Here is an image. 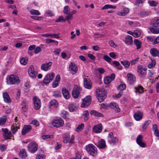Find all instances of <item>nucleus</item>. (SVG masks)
I'll return each instance as SVG.
<instances>
[{
  "label": "nucleus",
  "mask_w": 159,
  "mask_h": 159,
  "mask_svg": "<svg viewBox=\"0 0 159 159\" xmlns=\"http://www.w3.org/2000/svg\"><path fill=\"white\" fill-rule=\"evenodd\" d=\"M96 92L98 93L96 96L98 101L100 102H102L107 97L105 90L103 88H98L96 89Z\"/></svg>",
  "instance_id": "1"
},
{
  "label": "nucleus",
  "mask_w": 159,
  "mask_h": 159,
  "mask_svg": "<svg viewBox=\"0 0 159 159\" xmlns=\"http://www.w3.org/2000/svg\"><path fill=\"white\" fill-rule=\"evenodd\" d=\"M20 80L18 77L16 75H8L7 78V82L9 84H14L19 83Z\"/></svg>",
  "instance_id": "2"
},
{
  "label": "nucleus",
  "mask_w": 159,
  "mask_h": 159,
  "mask_svg": "<svg viewBox=\"0 0 159 159\" xmlns=\"http://www.w3.org/2000/svg\"><path fill=\"white\" fill-rule=\"evenodd\" d=\"M86 150L88 153L91 155L95 156L97 155V148L92 144H89L87 146Z\"/></svg>",
  "instance_id": "3"
},
{
  "label": "nucleus",
  "mask_w": 159,
  "mask_h": 159,
  "mask_svg": "<svg viewBox=\"0 0 159 159\" xmlns=\"http://www.w3.org/2000/svg\"><path fill=\"white\" fill-rule=\"evenodd\" d=\"M28 151L32 153L35 152L38 149V145L34 142H32L28 144L27 146Z\"/></svg>",
  "instance_id": "4"
},
{
  "label": "nucleus",
  "mask_w": 159,
  "mask_h": 159,
  "mask_svg": "<svg viewBox=\"0 0 159 159\" xmlns=\"http://www.w3.org/2000/svg\"><path fill=\"white\" fill-rule=\"evenodd\" d=\"M52 125L55 127L58 128L63 126L64 124L63 120L60 118L54 120L52 122Z\"/></svg>",
  "instance_id": "5"
},
{
  "label": "nucleus",
  "mask_w": 159,
  "mask_h": 159,
  "mask_svg": "<svg viewBox=\"0 0 159 159\" xmlns=\"http://www.w3.org/2000/svg\"><path fill=\"white\" fill-rule=\"evenodd\" d=\"M107 140L109 143L114 145L116 144L118 142V139L117 137L113 136V134L112 132H111L108 134Z\"/></svg>",
  "instance_id": "6"
},
{
  "label": "nucleus",
  "mask_w": 159,
  "mask_h": 159,
  "mask_svg": "<svg viewBox=\"0 0 159 159\" xmlns=\"http://www.w3.org/2000/svg\"><path fill=\"white\" fill-rule=\"evenodd\" d=\"M80 90V86L77 85H75L71 93L72 95L74 98H76L79 97Z\"/></svg>",
  "instance_id": "7"
},
{
  "label": "nucleus",
  "mask_w": 159,
  "mask_h": 159,
  "mask_svg": "<svg viewBox=\"0 0 159 159\" xmlns=\"http://www.w3.org/2000/svg\"><path fill=\"white\" fill-rule=\"evenodd\" d=\"M147 68L142 65H139L137 67V71L142 77L145 76L146 74Z\"/></svg>",
  "instance_id": "8"
},
{
  "label": "nucleus",
  "mask_w": 159,
  "mask_h": 159,
  "mask_svg": "<svg viewBox=\"0 0 159 159\" xmlns=\"http://www.w3.org/2000/svg\"><path fill=\"white\" fill-rule=\"evenodd\" d=\"M55 74L53 72L47 74L44 78L43 83L45 84H48L52 80Z\"/></svg>",
  "instance_id": "9"
},
{
  "label": "nucleus",
  "mask_w": 159,
  "mask_h": 159,
  "mask_svg": "<svg viewBox=\"0 0 159 159\" xmlns=\"http://www.w3.org/2000/svg\"><path fill=\"white\" fill-rule=\"evenodd\" d=\"M33 103L35 109L38 110L41 107V104L40 100L38 97L34 96L33 98Z\"/></svg>",
  "instance_id": "10"
},
{
  "label": "nucleus",
  "mask_w": 159,
  "mask_h": 159,
  "mask_svg": "<svg viewBox=\"0 0 159 159\" xmlns=\"http://www.w3.org/2000/svg\"><path fill=\"white\" fill-rule=\"evenodd\" d=\"M91 97L90 96H88L83 100V103L81 105L82 107H85L89 106L91 103Z\"/></svg>",
  "instance_id": "11"
},
{
  "label": "nucleus",
  "mask_w": 159,
  "mask_h": 159,
  "mask_svg": "<svg viewBox=\"0 0 159 159\" xmlns=\"http://www.w3.org/2000/svg\"><path fill=\"white\" fill-rule=\"evenodd\" d=\"M102 130V126L101 123L95 125L92 129L93 132L96 133H99L101 132Z\"/></svg>",
  "instance_id": "12"
},
{
  "label": "nucleus",
  "mask_w": 159,
  "mask_h": 159,
  "mask_svg": "<svg viewBox=\"0 0 159 159\" xmlns=\"http://www.w3.org/2000/svg\"><path fill=\"white\" fill-rule=\"evenodd\" d=\"M28 72L29 75L31 77L35 78L36 77L37 73L36 71H34V67L32 65H31L30 66Z\"/></svg>",
  "instance_id": "13"
},
{
  "label": "nucleus",
  "mask_w": 159,
  "mask_h": 159,
  "mask_svg": "<svg viewBox=\"0 0 159 159\" xmlns=\"http://www.w3.org/2000/svg\"><path fill=\"white\" fill-rule=\"evenodd\" d=\"M2 130L3 132V135L5 139H10L12 136V135L10 131H9L7 128H2Z\"/></svg>",
  "instance_id": "14"
},
{
  "label": "nucleus",
  "mask_w": 159,
  "mask_h": 159,
  "mask_svg": "<svg viewBox=\"0 0 159 159\" xmlns=\"http://www.w3.org/2000/svg\"><path fill=\"white\" fill-rule=\"evenodd\" d=\"M69 70L70 72L72 75L75 74L77 70V67L76 66L74 62H71L69 65Z\"/></svg>",
  "instance_id": "15"
},
{
  "label": "nucleus",
  "mask_w": 159,
  "mask_h": 159,
  "mask_svg": "<svg viewBox=\"0 0 159 159\" xmlns=\"http://www.w3.org/2000/svg\"><path fill=\"white\" fill-rule=\"evenodd\" d=\"M92 82L89 79L85 78L84 79V84L85 88L90 89L92 87Z\"/></svg>",
  "instance_id": "16"
},
{
  "label": "nucleus",
  "mask_w": 159,
  "mask_h": 159,
  "mask_svg": "<svg viewBox=\"0 0 159 159\" xmlns=\"http://www.w3.org/2000/svg\"><path fill=\"white\" fill-rule=\"evenodd\" d=\"M115 78V74L112 73L110 76H107L104 78V83L106 84H108L114 80Z\"/></svg>",
  "instance_id": "17"
},
{
  "label": "nucleus",
  "mask_w": 159,
  "mask_h": 159,
  "mask_svg": "<svg viewBox=\"0 0 159 159\" xmlns=\"http://www.w3.org/2000/svg\"><path fill=\"white\" fill-rule=\"evenodd\" d=\"M52 65V63L51 62H49L48 63H44L42 65L41 68L42 70L47 71L50 69L51 66Z\"/></svg>",
  "instance_id": "18"
},
{
  "label": "nucleus",
  "mask_w": 159,
  "mask_h": 159,
  "mask_svg": "<svg viewBox=\"0 0 159 159\" xmlns=\"http://www.w3.org/2000/svg\"><path fill=\"white\" fill-rule=\"evenodd\" d=\"M143 136L142 135H139L136 139L137 143L141 147L144 148L146 146V144L142 141Z\"/></svg>",
  "instance_id": "19"
},
{
  "label": "nucleus",
  "mask_w": 159,
  "mask_h": 159,
  "mask_svg": "<svg viewBox=\"0 0 159 159\" xmlns=\"http://www.w3.org/2000/svg\"><path fill=\"white\" fill-rule=\"evenodd\" d=\"M124 41L126 45H131L133 43L132 37L130 36L127 35L125 38Z\"/></svg>",
  "instance_id": "20"
},
{
  "label": "nucleus",
  "mask_w": 159,
  "mask_h": 159,
  "mask_svg": "<svg viewBox=\"0 0 159 159\" xmlns=\"http://www.w3.org/2000/svg\"><path fill=\"white\" fill-rule=\"evenodd\" d=\"M97 147L101 149H104L106 147L105 140L101 139L99 141L97 144L96 145Z\"/></svg>",
  "instance_id": "21"
},
{
  "label": "nucleus",
  "mask_w": 159,
  "mask_h": 159,
  "mask_svg": "<svg viewBox=\"0 0 159 159\" xmlns=\"http://www.w3.org/2000/svg\"><path fill=\"white\" fill-rule=\"evenodd\" d=\"M128 82L130 84H133L135 81V78L134 75L130 73L127 75Z\"/></svg>",
  "instance_id": "22"
},
{
  "label": "nucleus",
  "mask_w": 159,
  "mask_h": 159,
  "mask_svg": "<svg viewBox=\"0 0 159 159\" xmlns=\"http://www.w3.org/2000/svg\"><path fill=\"white\" fill-rule=\"evenodd\" d=\"M32 127L30 125H25L23 127L22 130V134L25 135L29 132L31 129Z\"/></svg>",
  "instance_id": "23"
},
{
  "label": "nucleus",
  "mask_w": 159,
  "mask_h": 159,
  "mask_svg": "<svg viewBox=\"0 0 159 159\" xmlns=\"http://www.w3.org/2000/svg\"><path fill=\"white\" fill-rule=\"evenodd\" d=\"M143 113L141 111H137L134 114V116L135 120L137 121L140 120L143 117Z\"/></svg>",
  "instance_id": "24"
},
{
  "label": "nucleus",
  "mask_w": 159,
  "mask_h": 159,
  "mask_svg": "<svg viewBox=\"0 0 159 159\" xmlns=\"http://www.w3.org/2000/svg\"><path fill=\"white\" fill-rule=\"evenodd\" d=\"M62 92L64 98L66 99H69L70 95L69 94L68 90L66 89V88H63L62 89Z\"/></svg>",
  "instance_id": "25"
},
{
  "label": "nucleus",
  "mask_w": 159,
  "mask_h": 159,
  "mask_svg": "<svg viewBox=\"0 0 159 159\" xmlns=\"http://www.w3.org/2000/svg\"><path fill=\"white\" fill-rule=\"evenodd\" d=\"M151 25L153 26H159V17H155L151 21Z\"/></svg>",
  "instance_id": "26"
},
{
  "label": "nucleus",
  "mask_w": 159,
  "mask_h": 159,
  "mask_svg": "<svg viewBox=\"0 0 159 159\" xmlns=\"http://www.w3.org/2000/svg\"><path fill=\"white\" fill-rule=\"evenodd\" d=\"M150 52L151 55L154 57H159V51L156 48H152L150 49Z\"/></svg>",
  "instance_id": "27"
},
{
  "label": "nucleus",
  "mask_w": 159,
  "mask_h": 159,
  "mask_svg": "<svg viewBox=\"0 0 159 159\" xmlns=\"http://www.w3.org/2000/svg\"><path fill=\"white\" fill-rule=\"evenodd\" d=\"M4 101L7 103H10L11 102V100L9 96L7 93L5 92L2 93Z\"/></svg>",
  "instance_id": "28"
},
{
  "label": "nucleus",
  "mask_w": 159,
  "mask_h": 159,
  "mask_svg": "<svg viewBox=\"0 0 159 159\" xmlns=\"http://www.w3.org/2000/svg\"><path fill=\"white\" fill-rule=\"evenodd\" d=\"M78 106L75 103H73L69 105V109L71 112H73L78 109Z\"/></svg>",
  "instance_id": "29"
},
{
  "label": "nucleus",
  "mask_w": 159,
  "mask_h": 159,
  "mask_svg": "<svg viewBox=\"0 0 159 159\" xmlns=\"http://www.w3.org/2000/svg\"><path fill=\"white\" fill-rule=\"evenodd\" d=\"M48 105L50 107H52L53 108H57L58 107V103L56 100H53L49 102Z\"/></svg>",
  "instance_id": "30"
},
{
  "label": "nucleus",
  "mask_w": 159,
  "mask_h": 159,
  "mask_svg": "<svg viewBox=\"0 0 159 159\" xmlns=\"http://www.w3.org/2000/svg\"><path fill=\"white\" fill-rule=\"evenodd\" d=\"M63 142L64 143H66L69 141L70 139V135L68 133H65L63 134Z\"/></svg>",
  "instance_id": "31"
},
{
  "label": "nucleus",
  "mask_w": 159,
  "mask_h": 159,
  "mask_svg": "<svg viewBox=\"0 0 159 159\" xmlns=\"http://www.w3.org/2000/svg\"><path fill=\"white\" fill-rule=\"evenodd\" d=\"M149 29L153 34H157L159 33V28L150 27Z\"/></svg>",
  "instance_id": "32"
},
{
  "label": "nucleus",
  "mask_w": 159,
  "mask_h": 159,
  "mask_svg": "<svg viewBox=\"0 0 159 159\" xmlns=\"http://www.w3.org/2000/svg\"><path fill=\"white\" fill-rule=\"evenodd\" d=\"M134 45L137 47V49H139L141 48L142 43L139 40L137 39H134Z\"/></svg>",
  "instance_id": "33"
},
{
  "label": "nucleus",
  "mask_w": 159,
  "mask_h": 159,
  "mask_svg": "<svg viewBox=\"0 0 159 159\" xmlns=\"http://www.w3.org/2000/svg\"><path fill=\"white\" fill-rule=\"evenodd\" d=\"M11 131L13 134H15L17 130L19 127L18 125L16 124H13L11 126Z\"/></svg>",
  "instance_id": "34"
},
{
  "label": "nucleus",
  "mask_w": 159,
  "mask_h": 159,
  "mask_svg": "<svg viewBox=\"0 0 159 159\" xmlns=\"http://www.w3.org/2000/svg\"><path fill=\"white\" fill-rule=\"evenodd\" d=\"M60 34H44L42 35V36L44 37H49L51 36L52 38H55L56 39H58L59 38V36H58Z\"/></svg>",
  "instance_id": "35"
},
{
  "label": "nucleus",
  "mask_w": 159,
  "mask_h": 159,
  "mask_svg": "<svg viewBox=\"0 0 159 159\" xmlns=\"http://www.w3.org/2000/svg\"><path fill=\"white\" fill-rule=\"evenodd\" d=\"M7 120L6 116H2L0 118V125H3L5 124Z\"/></svg>",
  "instance_id": "36"
},
{
  "label": "nucleus",
  "mask_w": 159,
  "mask_h": 159,
  "mask_svg": "<svg viewBox=\"0 0 159 159\" xmlns=\"http://www.w3.org/2000/svg\"><path fill=\"white\" fill-rule=\"evenodd\" d=\"M134 89L135 90L136 92H138L140 93H142L143 92V88L141 86H138L137 87H135Z\"/></svg>",
  "instance_id": "37"
},
{
  "label": "nucleus",
  "mask_w": 159,
  "mask_h": 159,
  "mask_svg": "<svg viewBox=\"0 0 159 159\" xmlns=\"http://www.w3.org/2000/svg\"><path fill=\"white\" fill-rule=\"evenodd\" d=\"M82 116L83 117V118L85 121H86L88 120L89 118V111L87 110L84 111L82 114Z\"/></svg>",
  "instance_id": "38"
},
{
  "label": "nucleus",
  "mask_w": 159,
  "mask_h": 159,
  "mask_svg": "<svg viewBox=\"0 0 159 159\" xmlns=\"http://www.w3.org/2000/svg\"><path fill=\"white\" fill-rule=\"evenodd\" d=\"M90 113L91 114L98 117H102L103 116L102 113L94 110L90 111Z\"/></svg>",
  "instance_id": "39"
},
{
  "label": "nucleus",
  "mask_w": 159,
  "mask_h": 159,
  "mask_svg": "<svg viewBox=\"0 0 159 159\" xmlns=\"http://www.w3.org/2000/svg\"><path fill=\"white\" fill-rule=\"evenodd\" d=\"M20 156L22 158H25L27 156V153L25 149H22L20 150Z\"/></svg>",
  "instance_id": "40"
},
{
  "label": "nucleus",
  "mask_w": 159,
  "mask_h": 159,
  "mask_svg": "<svg viewBox=\"0 0 159 159\" xmlns=\"http://www.w3.org/2000/svg\"><path fill=\"white\" fill-rule=\"evenodd\" d=\"M120 63L124 66L125 68H128L130 64V62L126 60L121 61Z\"/></svg>",
  "instance_id": "41"
},
{
  "label": "nucleus",
  "mask_w": 159,
  "mask_h": 159,
  "mask_svg": "<svg viewBox=\"0 0 159 159\" xmlns=\"http://www.w3.org/2000/svg\"><path fill=\"white\" fill-rule=\"evenodd\" d=\"M70 9L68 6L64 7L63 9V12L65 14H68L70 13Z\"/></svg>",
  "instance_id": "42"
},
{
  "label": "nucleus",
  "mask_w": 159,
  "mask_h": 159,
  "mask_svg": "<svg viewBox=\"0 0 159 159\" xmlns=\"http://www.w3.org/2000/svg\"><path fill=\"white\" fill-rule=\"evenodd\" d=\"M140 34V32L139 30H136L133 32V36L135 38H137L139 37Z\"/></svg>",
  "instance_id": "43"
},
{
  "label": "nucleus",
  "mask_w": 159,
  "mask_h": 159,
  "mask_svg": "<svg viewBox=\"0 0 159 159\" xmlns=\"http://www.w3.org/2000/svg\"><path fill=\"white\" fill-rule=\"evenodd\" d=\"M30 12L32 15H40V13L37 10L32 9L30 10Z\"/></svg>",
  "instance_id": "44"
},
{
  "label": "nucleus",
  "mask_w": 159,
  "mask_h": 159,
  "mask_svg": "<svg viewBox=\"0 0 159 159\" xmlns=\"http://www.w3.org/2000/svg\"><path fill=\"white\" fill-rule=\"evenodd\" d=\"M68 113L67 111H63L61 113V116L63 118L66 119L68 115Z\"/></svg>",
  "instance_id": "45"
},
{
  "label": "nucleus",
  "mask_w": 159,
  "mask_h": 159,
  "mask_svg": "<svg viewBox=\"0 0 159 159\" xmlns=\"http://www.w3.org/2000/svg\"><path fill=\"white\" fill-rule=\"evenodd\" d=\"M28 59L27 58H22L20 60L21 64L23 65H25L27 63Z\"/></svg>",
  "instance_id": "46"
},
{
  "label": "nucleus",
  "mask_w": 159,
  "mask_h": 159,
  "mask_svg": "<svg viewBox=\"0 0 159 159\" xmlns=\"http://www.w3.org/2000/svg\"><path fill=\"white\" fill-rule=\"evenodd\" d=\"M84 127V124H81L79 125L76 128V132H79L82 130Z\"/></svg>",
  "instance_id": "47"
},
{
  "label": "nucleus",
  "mask_w": 159,
  "mask_h": 159,
  "mask_svg": "<svg viewBox=\"0 0 159 159\" xmlns=\"http://www.w3.org/2000/svg\"><path fill=\"white\" fill-rule=\"evenodd\" d=\"M53 136L52 135H43L41 136V138L44 140H46L48 139L53 138Z\"/></svg>",
  "instance_id": "48"
},
{
  "label": "nucleus",
  "mask_w": 159,
  "mask_h": 159,
  "mask_svg": "<svg viewBox=\"0 0 159 159\" xmlns=\"http://www.w3.org/2000/svg\"><path fill=\"white\" fill-rule=\"evenodd\" d=\"M103 59L104 60L109 63H110L112 61V59L107 55H104L103 57Z\"/></svg>",
  "instance_id": "49"
},
{
  "label": "nucleus",
  "mask_w": 159,
  "mask_h": 159,
  "mask_svg": "<svg viewBox=\"0 0 159 159\" xmlns=\"http://www.w3.org/2000/svg\"><path fill=\"white\" fill-rule=\"evenodd\" d=\"M115 7L109 5H106L104 6L102 8V10H103L105 9H107L108 8H115Z\"/></svg>",
  "instance_id": "50"
},
{
  "label": "nucleus",
  "mask_w": 159,
  "mask_h": 159,
  "mask_svg": "<svg viewBox=\"0 0 159 159\" xmlns=\"http://www.w3.org/2000/svg\"><path fill=\"white\" fill-rule=\"evenodd\" d=\"M126 85L125 84H121L118 87V89L121 91L124 90L126 88Z\"/></svg>",
  "instance_id": "51"
},
{
  "label": "nucleus",
  "mask_w": 159,
  "mask_h": 159,
  "mask_svg": "<svg viewBox=\"0 0 159 159\" xmlns=\"http://www.w3.org/2000/svg\"><path fill=\"white\" fill-rule=\"evenodd\" d=\"M156 64L155 61L154 60H151V61L150 64L148 65V68H151L152 67L155 66Z\"/></svg>",
  "instance_id": "52"
},
{
  "label": "nucleus",
  "mask_w": 159,
  "mask_h": 159,
  "mask_svg": "<svg viewBox=\"0 0 159 159\" xmlns=\"http://www.w3.org/2000/svg\"><path fill=\"white\" fill-rule=\"evenodd\" d=\"M149 5L151 6L154 7L156 6L157 4V2L155 1L151 0L148 2Z\"/></svg>",
  "instance_id": "53"
},
{
  "label": "nucleus",
  "mask_w": 159,
  "mask_h": 159,
  "mask_svg": "<svg viewBox=\"0 0 159 159\" xmlns=\"http://www.w3.org/2000/svg\"><path fill=\"white\" fill-rule=\"evenodd\" d=\"M151 121L150 120H148L146 121L144 124L143 125V129H145L147 128V126L149 125V124L150 123Z\"/></svg>",
  "instance_id": "54"
},
{
  "label": "nucleus",
  "mask_w": 159,
  "mask_h": 159,
  "mask_svg": "<svg viewBox=\"0 0 159 159\" xmlns=\"http://www.w3.org/2000/svg\"><path fill=\"white\" fill-rule=\"evenodd\" d=\"M53 95L54 96L56 97H59L61 95V93L59 91H55L53 92Z\"/></svg>",
  "instance_id": "55"
},
{
  "label": "nucleus",
  "mask_w": 159,
  "mask_h": 159,
  "mask_svg": "<svg viewBox=\"0 0 159 159\" xmlns=\"http://www.w3.org/2000/svg\"><path fill=\"white\" fill-rule=\"evenodd\" d=\"M41 51V48L39 47H37L34 49V52L36 54H37Z\"/></svg>",
  "instance_id": "56"
},
{
  "label": "nucleus",
  "mask_w": 159,
  "mask_h": 159,
  "mask_svg": "<svg viewBox=\"0 0 159 159\" xmlns=\"http://www.w3.org/2000/svg\"><path fill=\"white\" fill-rule=\"evenodd\" d=\"M139 57H137L135 59L131 61L130 62V64H131V65H134L135 64L139 61Z\"/></svg>",
  "instance_id": "57"
},
{
  "label": "nucleus",
  "mask_w": 159,
  "mask_h": 159,
  "mask_svg": "<svg viewBox=\"0 0 159 159\" xmlns=\"http://www.w3.org/2000/svg\"><path fill=\"white\" fill-rule=\"evenodd\" d=\"M67 15L66 17L65 20H68L72 19V15L70 13Z\"/></svg>",
  "instance_id": "58"
},
{
  "label": "nucleus",
  "mask_w": 159,
  "mask_h": 159,
  "mask_svg": "<svg viewBox=\"0 0 159 159\" xmlns=\"http://www.w3.org/2000/svg\"><path fill=\"white\" fill-rule=\"evenodd\" d=\"M58 43L57 41H55L54 40L52 39H46V43Z\"/></svg>",
  "instance_id": "59"
},
{
  "label": "nucleus",
  "mask_w": 159,
  "mask_h": 159,
  "mask_svg": "<svg viewBox=\"0 0 159 159\" xmlns=\"http://www.w3.org/2000/svg\"><path fill=\"white\" fill-rule=\"evenodd\" d=\"M111 65L115 67V66H119V65H120V63L118 61H113L112 63L111 64Z\"/></svg>",
  "instance_id": "60"
},
{
  "label": "nucleus",
  "mask_w": 159,
  "mask_h": 159,
  "mask_svg": "<svg viewBox=\"0 0 159 159\" xmlns=\"http://www.w3.org/2000/svg\"><path fill=\"white\" fill-rule=\"evenodd\" d=\"M115 106V108L114 110L115 111L117 112H119L120 111V109L119 108L118 105L116 103H114Z\"/></svg>",
  "instance_id": "61"
},
{
  "label": "nucleus",
  "mask_w": 159,
  "mask_h": 159,
  "mask_svg": "<svg viewBox=\"0 0 159 159\" xmlns=\"http://www.w3.org/2000/svg\"><path fill=\"white\" fill-rule=\"evenodd\" d=\"M59 81L55 80L53 82L52 84V87L53 88H55L57 87L59 84Z\"/></svg>",
  "instance_id": "62"
},
{
  "label": "nucleus",
  "mask_w": 159,
  "mask_h": 159,
  "mask_svg": "<svg viewBox=\"0 0 159 159\" xmlns=\"http://www.w3.org/2000/svg\"><path fill=\"white\" fill-rule=\"evenodd\" d=\"M75 159H80L81 157V154L80 152H77L75 154Z\"/></svg>",
  "instance_id": "63"
},
{
  "label": "nucleus",
  "mask_w": 159,
  "mask_h": 159,
  "mask_svg": "<svg viewBox=\"0 0 159 159\" xmlns=\"http://www.w3.org/2000/svg\"><path fill=\"white\" fill-rule=\"evenodd\" d=\"M159 43V36L155 39L154 42L152 43L153 45H155Z\"/></svg>",
  "instance_id": "64"
}]
</instances>
